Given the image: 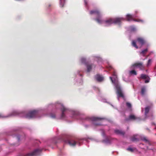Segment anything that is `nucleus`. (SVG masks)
<instances>
[{"instance_id":"0eeeda50","label":"nucleus","mask_w":156,"mask_h":156,"mask_svg":"<svg viewBox=\"0 0 156 156\" xmlns=\"http://www.w3.org/2000/svg\"><path fill=\"white\" fill-rule=\"evenodd\" d=\"M61 107V109L62 112V114L61 116V119H63L65 117V114H64V112L66 110H67V109L65 108L62 105H60Z\"/></svg>"},{"instance_id":"473e14b6","label":"nucleus","mask_w":156,"mask_h":156,"mask_svg":"<svg viewBox=\"0 0 156 156\" xmlns=\"http://www.w3.org/2000/svg\"><path fill=\"white\" fill-rule=\"evenodd\" d=\"M149 81V80H145V83H148Z\"/></svg>"},{"instance_id":"9d476101","label":"nucleus","mask_w":156,"mask_h":156,"mask_svg":"<svg viewBox=\"0 0 156 156\" xmlns=\"http://www.w3.org/2000/svg\"><path fill=\"white\" fill-rule=\"evenodd\" d=\"M66 143H68L70 146H75L77 142L73 139H70L66 141Z\"/></svg>"},{"instance_id":"4468645a","label":"nucleus","mask_w":156,"mask_h":156,"mask_svg":"<svg viewBox=\"0 0 156 156\" xmlns=\"http://www.w3.org/2000/svg\"><path fill=\"white\" fill-rule=\"evenodd\" d=\"M87 66V72H90L92 68L94 66L93 64H88V63L86 64Z\"/></svg>"},{"instance_id":"39448f33","label":"nucleus","mask_w":156,"mask_h":156,"mask_svg":"<svg viewBox=\"0 0 156 156\" xmlns=\"http://www.w3.org/2000/svg\"><path fill=\"white\" fill-rule=\"evenodd\" d=\"M132 66L134 67H137L140 70H143L144 69V66L142 62H136L132 65Z\"/></svg>"},{"instance_id":"5701e85b","label":"nucleus","mask_w":156,"mask_h":156,"mask_svg":"<svg viewBox=\"0 0 156 156\" xmlns=\"http://www.w3.org/2000/svg\"><path fill=\"white\" fill-rule=\"evenodd\" d=\"M129 73L131 75H137V73L135 70H132L129 72Z\"/></svg>"},{"instance_id":"412c9836","label":"nucleus","mask_w":156,"mask_h":156,"mask_svg":"<svg viewBox=\"0 0 156 156\" xmlns=\"http://www.w3.org/2000/svg\"><path fill=\"white\" fill-rule=\"evenodd\" d=\"M150 108L149 106H147L145 108V115H147L149 112Z\"/></svg>"},{"instance_id":"ddd939ff","label":"nucleus","mask_w":156,"mask_h":156,"mask_svg":"<svg viewBox=\"0 0 156 156\" xmlns=\"http://www.w3.org/2000/svg\"><path fill=\"white\" fill-rule=\"evenodd\" d=\"M137 41L138 43L140 44L142 46L145 43V41L144 39L142 37H138L137 39Z\"/></svg>"},{"instance_id":"2f4dec72","label":"nucleus","mask_w":156,"mask_h":156,"mask_svg":"<svg viewBox=\"0 0 156 156\" xmlns=\"http://www.w3.org/2000/svg\"><path fill=\"white\" fill-rule=\"evenodd\" d=\"M113 75L115 76L116 77H117L116 73L115 72H114L113 73Z\"/></svg>"},{"instance_id":"aec40b11","label":"nucleus","mask_w":156,"mask_h":156,"mask_svg":"<svg viewBox=\"0 0 156 156\" xmlns=\"http://www.w3.org/2000/svg\"><path fill=\"white\" fill-rule=\"evenodd\" d=\"M65 0H60V5L61 7H63L65 2Z\"/></svg>"},{"instance_id":"1a4fd4ad","label":"nucleus","mask_w":156,"mask_h":156,"mask_svg":"<svg viewBox=\"0 0 156 156\" xmlns=\"http://www.w3.org/2000/svg\"><path fill=\"white\" fill-rule=\"evenodd\" d=\"M90 13L91 15L95 14L97 17H101V16L100 12L99 10L97 9L91 10L90 11Z\"/></svg>"},{"instance_id":"c756f323","label":"nucleus","mask_w":156,"mask_h":156,"mask_svg":"<svg viewBox=\"0 0 156 156\" xmlns=\"http://www.w3.org/2000/svg\"><path fill=\"white\" fill-rule=\"evenodd\" d=\"M126 105L127 107L129 108H131V105L130 103L129 102H127L126 103Z\"/></svg>"},{"instance_id":"c9c22d12","label":"nucleus","mask_w":156,"mask_h":156,"mask_svg":"<svg viewBox=\"0 0 156 156\" xmlns=\"http://www.w3.org/2000/svg\"><path fill=\"white\" fill-rule=\"evenodd\" d=\"M86 0H84V2H85V4L87 5V2H86Z\"/></svg>"},{"instance_id":"7c9ffc66","label":"nucleus","mask_w":156,"mask_h":156,"mask_svg":"<svg viewBox=\"0 0 156 156\" xmlns=\"http://www.w3.org/2000/svg\"><path fill=\"white\" fill-rule=\"evenodd\" d=\"M50 116L51 117L53 118H55V115L53 114H51L50 115Z\"/></svg>"},{"instance_id":"4be33fe9","label":"nucleus","mask_w":156,"mask_h":156,"mask_svg":"<svg viewBox=\"0 0 156 156\" xmlns=\"http://www.w3.org/2000/svg\"><path fill=\"white\" fill-rule=\"evenodd\" d=\"M146 91V89L144 87H142L141 90V93L142 95H144Z\"/></svg>"},{"instance_id":"e433bc0d","label":"nucleus","mask_w":156,"mask_h":156,"mask_svg":"<svg viewBox=\"0 0 156 156\" xmlns=\"http://www.w3.org/2000/svg\"><path fill=\"white\" fill-rule=\"evenodd\" d=\"M110 79H111V80H112V82H113V80H112V78L111 77H110Z\"/></svg>"},{"instance_id":"a211bd4d","label":"nucleus","mask_w":156,"mask_h":156,"mask_svg":"<svg viewBox=\"0 0 156 156\" xmlns=\"http://www.w3.org/2000/svg\"><path fill=\"white\" fill-rule=\"evenodd\" d=\"M136 135H133V136L131 137V140L133 142L136 141L138 140V139L136 138Z\"/></svg>"},{"instance_id":"c85d7f7f","label":"nucleus","mask_w":156,"mask_h":156,"mask_svg":"<svg viewBox=\"0 0 156 156\" xmlns=\"http://www.w3.org/2000/svg\"><path fill=\"white\" fill-rule=\"evenodd\" d=\"M127 150L131 152H133L134 151L133 149L131 148H128L127 149Z\"/></svg>"},{"instance_id":"b1692460","label":"nucleus","mask_w":156,"mask_h":156,"mask_svg":"<svg viewBox=\"0 0 156 156\" xmlns=\"http://www.w3.org/2000/svg\"><path fill=\"white\" fill-rule=\"evenodd\" d=\"M132 45L136 48V49H138V47L136 45V42L134 41H133L132 42Z\"/></svg>"},{"instance_id":"a878e982","label":"nucleus","mask_w":156,"mask_h":156,"mask_svg":"<svg viewBox=\"0 0 156 156\" xmlns=\"http://www.w3.org/2000/svg\"><path fill=\"white\" fill-rule=\"evenodd\" d=\"M81 62L82 63L87 64L88 63L86 62V59L84 58H82L81 59Z\"/></svg>"},{"instance_id":"f3484780","label":"nucleus","mask_w":156,"mask_h":156,"mask_svg":"<svg viewBox=\"0 0 156 156\" xmlns=\"http://www.w3.org/2000/svg\"><path fill=\"white\" fill-rule=\"evenodd\" d=\"M97 17V18L95 19V20L97 21L99 23L101 24L103 23H104V21L100 19H99V17Z\"/></svg>"},{"instance_id":"f704fd0d","label":"nucleus","mask_w":156,"mask_h":156,"mask_svg":"<svg viewBox=\"0 0 156 156\" xmlns=\"http://www.w3.org/2000/svg\"><path fill=\"white\" fill-rule=\"evenodd\" d=\"M17 139H18V140H19L20 139V137L19 136H17Z\"/></svg>"},{"instance_id":"bb28decb","label":"nucleus","mask_w":156,"mask_h":156,"mask_svg":"<svg viewBox=\"0 0 156 156\" xmlns=\"http://www.w3.org/2000/svg\"><path fill=\"white\" fill-rule=\"evenodd\" d=\"M142 140L145 141L146 142L148 143L149 144H150V143L149 140L145 137H144L142 138Z\"/></svg>"},{"instance_id":"58836bf2","label":"nucleus","mask_w":156,"mask_h":156,"mask_svg":"<svg viewBox=\"0 0 156 156\" xmlns=\"http://www.w3.org/2000/svg\"><path fill=\"white\" fill-rule=\"evenodd\" d=\"M51 6V5H49V6Z\"/></svg>"},{"instance_id":"72a5a7b5","label":"nucleus","mask_w":156,"mask_h":156,"mask_svg":"<svg viewBox=\"0 0 156 156\" xmlns=\"http://www.w3.org/2000/svg\"><path fill=\"white\" fill-rule=\"evenodd\" d=\"M131 30L133 31H134L136 29L135 28L133 27L131 29Z\"/></svg>"},{"instance_id":"6ab92c4d","label":"nucleus","mask_w":156,"mask_h":156,"mask_svg":"<svg viewBox=\"0 0 156 156\" xmlns=\"http://www.w3.org/2000/svg\"><path fill=\"white\" fill-rule=\"evenodd\" d=\"M148 51V49L147 48L142 50V51L140 52V54H142L144 56L146 53Z\"/></svg>"},{"instance_id":"4c0bfd02","label":"nucleus","mask_w":156,"mask_h":156,"mask_svg":"<svg viewBox=\"0 0 156 156\" xmlns=\"http://www.w3.org/2000/svg\"><path fill=\"white\" fill-rule=\"evenodd\" d=\"M110 69H112V67H110Z\"/></svg>"},{"instance_id":"f03ea898","label":"nucleus","mask_w":156,"mask_h":156,"mask_svg":"<svg viewBox=\"0 0 156 156\" xmlns=\"http://www.w3.org/2000/svg\"><path fill=\"white\" fill-rule=\"evenodd\" d=\"M116 93L118 97L124 98V96L120 86L118 85H117L116 86Z\"/></svg>"},{"instance_id":"9b49d317","label":"nucleus","mask_w":156,"mask_h":156,"mask_svg":"<svg viewBox=\"0 0 156 156\" xmlns=\"http://www.w3.org/2000/svg\"><path fill=\"white\" fill-rule=\"evenodd\" d=\"M138 118L135 115H130L129 116L128 118H126L125 120L126 121H128L130 120H135L138 119Z\"/></svg>"},{"instance_id":"393cba45","label":"nucleus","mask_w":156,"mask_h":156,"mask_svg":"<svg viewBox=\"0 0 156 156\" xmlns=\"http://www.w3.org/2000/svg\"><path fill=\"white\" fill-rule=\"evenodd\" d=\"M141 78L142 79H146L148 77V76L146 75L142 74L141 75Z\"/></svg>"},{"instance_id":"7ed1b4c3","label":"nucleus","mask_w":156,"mask_h":156,"mask_svg":"<svg viewBox=\"0 0 156 156\" xmlns=\"http://www.w3.org/2000/svg\"><path fill=\"white\" fill-rule=\"evenodd\" d=\"M91 119L93 121V124L94 126H98L100 125V123L98 122L103 119L96 117H92L91 118Z\"/></svg>"},{"instance_id":"f257e3e1","label":"nucleus","mask_w":156,"mask_h":156,"mask_svg":"<svg viewBox=\"0 0 156 156\" xmlns=\"http://www.w3.org/2000/svg\"><path fill=\"white\" fill-rule=\"evenodd\" d=\"M126 19L128 21H134L135 22H138L143 23L144 21L143 20L139 19H133V16L132 15L129 14H128L126 16Z\"/></svg>"},{"instance_id":"cd10ccee","label":"nucleus","mask_w":156,"mask_h":156,"mask_svg":"<svg viewBox=\"0 0 156 156\" xmlns=\"http://www.w3.org/2000/svg\"><path fill=\"white\" fill-rule=\"evenodd\" d=\"M151 59H149L148 60L147 66H149L150 65H151Z\"/></svg>"},{"instance_id":"423d86ee","label":"nucleus","mask_w":156,"mask_h":156,"mask_svg":"<svg viewBox=\"0 0 156 156\" xmlns=\"http://www.w3.org/2000/svg\"><path fill=\"white\" fill-rule=\"evenodd\" d=\"M124 20V19L122 17H117L113 18V23L115 24L120 23L122 21Z\"/></svg>"},{"instance_id":"6e6552de","label":"nucleus","mask_w":156,"mask_h":156,"mask_svg":"<svg viewBox=\"0 0 156 156\" xmlns=\"http://www.w3.org/2000/svg\"><path fill=\"white\" fill-rule=\"evenodd\" d=\"M104 23L105 24V26H108L110 25L113 23V18H110L104 21Z\"/></svg>"},{"instance_id":"20e7f679","label":"nucleus","mask_w":156,"mask_h":156,"mask_svg":"<svg viewBox=\"0 0 156 156\" xmlns=\"http://www.w3.org/2000/svg\"><path fill=\"white\" fill-rule=\"evenodd\" d=\"M37 112L36 111H33L29 112L25 115L27 118L30 119L34 117L37 115Z\"/></svg>"},{"instance_id":"dca6fc26","label":"nucleus","mask_w":156,"mask_h":156,"mask_svg":"<svg viewBox=\"0 0 156 156\" xmlns=\"http://www.w3.org/2000/svg\"><path fill=\"white\" fill-rule=\"evenodd\" d=\"M115 133L117 134L123 135L125 134V132L118 129L115 130Z\"/></svg>"},{"instance_id":"f8f14e48","label":"nucleus","mask_w":156,"mask_h":156,"mask_svg":"<svg viewBox=\"0 0 156 156\" xmlns=\"http://www.w3.org/2000/svg\"><path fill=\"white\" fill-rule=\"evenodd\" d=\"M18 114V113L16 112H12L9 115H8L6 116H3L2 115L1 113H0V118H6L7 117H9L10 116H15L16 115Z\"/></svg>"},{"instance_id":"2eb2a0df","label":"nucleus","mask_w":156,"mask_h":156,"mask_svg":"<svg viewBox=\"0 0 156 156\" xmlns=\"http://www.w3.org/2000/svg\"><path fill=\"white\" fill-rule=\"evenodd\" d=\"M96 79L98 82H101L104 79L103 77L99 75H97L96 76Z\"/></svg>"}]
</instances>
